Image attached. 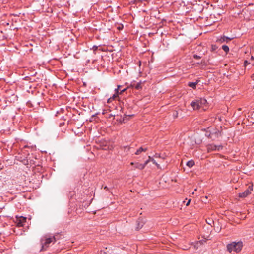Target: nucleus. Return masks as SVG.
Returning a JSON list of instances; mask_svg holds the SVG:
<instances>
[{"label":"nucleus","mask_w":254,"mask_h":254,"mask_svg":"<svg viewBox=\"0 0 254 254\" xmlns=\"http://www.w3.org/2000/svg\"><path fill=\"white\" fill-rule=\"evenodd\" d=\"M222 148V146L221 145H216L214 144H210L208 146V151H213V150H219Z\"/></svg>","instance_id":"obj_6"},{"label":"nucleus","mask_w":254,"mask_h":254,"mask_svg":"<svg viewBox=\"0 0 254 254\" xmlns=\"http://www.w3.org/2000/svg\"><path fill=\"white\" fill-rule=\"evenodd\" d=\"M201 244V243L200 242V241H197L195 242L194 244H193L194 249H197Z\"/></svg>","instance_id":"obj_15"},{"label":"nucleus","mask_w":254,"mask_h":254,"mask_svg":"<svg viewBox=\"0 0 254 254\" xmlns=\"http://www.w3.org/2000/svg\"><path fill=\"white\" fill-rule=\"evenodd\" d=\"M55 242V238L54 236H51L49 237L45 236V238H43L41 240L42 249H44L48 247L50 243H54Z\"/></svg>","instance_id":"obj_2"},{"label":"nucleus","mask_w":254,"mask_h":254,"mask_svg":"<svg viewBox=\"0 0 254 254\" xmlns=\"http://www.w3.org/2000/svg\"><path fill=\"white\" fill-rule=\"evenodd\" d=\"M249 64V63H248V61H245L244 62V64H245V65H247V64Z\"/></svg>","instance_id":"obj_26"},{"label":"nucleus","mask_w":254,"mask_h":254,"mask_svg":"<svg viewBox=\"0 0 254 254\" xmlns=\"http://www.w3.org/2000/svg\"><path fill=\"white\" fill-rule=\"evenodd\" d=\"M253 191V186L251 185L248 187V188L243 192L240 193L239 194V196L242 198H245L251 194V192Z\"/></svg>","instance_id":"obj_3"},{"label":"nucleus","mask_w":254,"mask_h":254,"mask_svg":"<svg viewBox=\"0 0 254 254\" xmlns=\"http://www.w3.org/2000/svg\"><path fill=\"white\" fill-rule=\"evenodd\" d=\"M126 90V88H125V89H123L122 90H121V92H120V94H121V93H122L123 92H125Z\"/></svg>","instance_id":"obj_25"},{"label":"nucleus","mask_w":254,"mask_h":254,"mask_svg":"<svg viewBox=\"0 0 254 254\" xmlns=\"http://www.w3.org/2000/svg\"><path fill=\"white\" fill-rule=\"evenodd\" d=\"M200 107L203 110H205V108L206 107L207 101L204 98H200L196 99Z\"/></svg>","instance_id":"obj_5"},{"label":"nucleus","mask_w":254,"mask_h":254,"mask_svg":"<svg viewBox=\"0 0 254 254\" xmlns=\"http://www.w3.org/2000/svg\"><path fill=\"white\" fill-rule=\"evenodd\" d=\"M120 87H121L120 85H118L117 88L115 89L117 94L119 93V88H120Z\"/></svg>","instance_id":"obj_21"},{"label":"nucleus","mask_w":254,"mask_h":254,"mask_svg":"<svg viewBox=\"0 0 254 254\" xmlns=\"http://www.w3.org/2000/svg\"><path fill=\"white\" fill-rule=\"evenodd\" d=\"M151 161L152 162L153 164H154L158 169H160V166L159 164L157 163V162L153 159V158H151Z\"/></svg>","instance_id":"obj_16"},{"label":"nucleus","mask_w":254,"mask_h":254,"mask_svg":"<svg viewBox=\"0 0 254 254\" xmlns=\"http://www.w3.org/2000/svg\"><path fill=\"white\" fill-rule=\"evenodd\" d=\"M131 148L128 146H126L123 147V149L125 153V154H127Z\"/></svg>","instance_id":"obj_11"},{"label":"nucleus","mask_w":254,"mask_h":254,"mask_svg":"<svg viewBox=\"0 0 254 254\" xmlns=\"http://www.w3.org/2000/svg\"><path fill=\"white\" fill-rule=\"evenodd\" d=\"M190 201H191V199H189L188 202L186 203V205L188 206L190 204Z\"/></svg>","instance_id":"obj_24"},{"label":"nucleus","mask_w":254,"mask_h":254,"mask_svg":"<svg viewBox=\"0 0 254 254\" xmlns=\"http://www.w3.org/2000/svg\"><path fill=\"white\" fill-rule=\"evenodd\" d=\"M100 254H107L105 252H101Z\"/></svg>","instance_id":"obj_27"},{"label":"nucleus","mask_w":254,"mask_h":254,"mask_svg":"<svg viewBox=\"0 0 254 254\" xmlns=\"http://www.w3.org/2000/svg\"><path fill=\"white\" fill-rule=\"evenodd\" d=\"M251 59H252V60H254V57L253 56H251Z\"/></svg>","instance_id":"obj_28"},{"label":"nucleus","mask_w":254,"mask_h":254,"mask_svg":"<svg viewBox=\"0 0 254 254\" xmlns=\"http://www.w3.org/2000/svg\"><path fill=\"white\" fill-rule=\"evenodd\" d=\"M154 157L155 158H160V155L159 154H156L155 155H154Z\"/></svg>","instance_id":"obj_23"},{"label":"nucleus","mask_w":254,"mask_h":254,"mask_svg":"<svg viewBox=\"0 0 254 254\" xmlns=\"http://www.w3.org/2000/svg\"><path fill=\"white\" fill-rule=\"evenodd\" d=\"M198 81H196L194 82H189L188 83V85L190 87L192 88L193 89H195L196 88V85L197 84Z\"/></svg>","instance_id":"obj_12"},{"label":"nucleus","mask_w":254,"mask_h":254,"mask_svg":"<svg viewBox=\"0 0 254 254\" xmlns=\"http://www.w3.org/2000/svg\"><path fill=\"white\" fill-rule=\"evenodd\" d=\"M233 38H232V37L230 38V37L224 36L223 37H221L219 40L221 42H228V41L233 39Z\"/></svg>","instance_id":"obj_9"},{"label":"nucleus","mask_w":254,"mask_h":254,"mask_svg":"<svg viewBox=\"0 0 254 254\" xmlns=\"http://www.w3.org/2000/svg\"><path fill=\"white\" fill-rule=\"evenodd\" d=\"M98 48V47L96 46H94L93 47H92V49L94 50V51H96Z\"/></svg>","instance_id":"obj_22"},{"label":"nucleus","mask_w":254,"mask_h":254,"mask_svg":"<svg viewBox=\"0 0 254 254\" xmlns=\"http://www.w3.org/2000/svg\"><path fill=\"white\" fill-rule=\"evenodd\" d=\"M26 221V218L23 216L16 217L15 223L18 227H22L24 225Z\"/></svg>","instance_id":"obj_4"},{"label":"nucleus","mask_w":254,"mask_h":254,"mask_svg":"<svg viewBox=\"0 0 254 254\" xmlns=\"http://www.w3.org/2000/svg\"><path fill=\"white\" fill-rule=\"evenodd\" d=\"M135 167L136 168L139 169L140 170H142L145 168L144 165H143V164L138 163L135 164Z\"/></svg>","instance_id":"obj_10"},{"label":"nucleus","mask_w":254,"mask_h":254,"mask_svg":"<svg viewBox=\"0 0 254 254\" xmlns=\"http://www.w3.org/2000/svg\"><path fill=\"white\" fill-rule=\"evenodd\" d=\"M222 49L226 53H227L229 51V48L228 46L227 45H223L222 46Z\"/></svg>","instance_id":"obj_17"},{"label":"nucleus","mask_w":254,"mask_h":254,"mask_svg":"<svg viewBox=\"0 0 254 254\" xmlns=\"http://www.w3.org/2000/svg\"><path fill=\"white\" fill-rule=\"evenodd\" d=\"M193 57L195 59H199L201 58L199 56L197 55H194Z\"/></svg>","instance_id":"obj_20"},{"label":"nucleus","mask_w":254,"mask_h":254,"mask_svg":"<svg viewBox=\"0 0 254 254\" xmlns=\"http://www.w3.org/2000/svg\"><path fill=\"white\" fill-rule=\"evenodd\" d=\"M186 165L189 168H191L194 165V162L192 160H190L187 162Z\"/></svg>","instance_id":"obj_13"},{"label":"nucleus","mask_w":254,"mask_h":254,"mask_svg":"<svg viewBox=\"0 0 254 254\" xmlns=\"http://www.w3.org/2000/svg\"><path fill=\"white\" fill-rule=\"evenodd\" d=\"M151 157L150 156H149V159H148L147 160H146L145 163L144 164H143V165H144V167L147 165V164L150 162L151 161Z\"/></svg>","instance_id":"obj_19"},{"label":"nucleus","mask_w":254,"mask_h":254,"mask_svg":"<svg viewBox=\"0 0 254 254\" xmlns=\"http://www.w3.org/2000/svg\"><path fill=\"white\" fill-rule=\"evenodd\" d=\"M191 106L194 110L201 109L196 99L191 103Z\"/></svg>","instance_id":"obj_7"},{"label":"nucleus","mask_w":254,"mask_h":254,"mask_svg":"<svg viewBox=\"0 0 254 254\" xmlns=\"http://www.w3.org/2000/svg\"><path fill=\"white\" fill-rule=\"evenodd\" d=\"M243 247L242 242H233L227 246V250L231 253H237L241 251Z\"/></svg>","instance_id":"obj_1"},{"label":"nucleus","mask_w":254,"mask_h":254,"mask_svg":"<svg viewBox=\"0 0 254 254\" xmlns=\"http://www.w3.org/2000/svg\"><path fill=\"white\" fill-rule=\"evenodd\" d=\"M133 87L136 89H137V90H139V89H141L142 88V86H141V82H138L137 83H136V84H134L133 85Z\"/></svg>","instance_id":"obj_14"},{"label":"nucleus","mask_w":254,"mask_h":254,"mask_svg":"<svg viewBox=\"0 0 254 254\" xmlns=\"http://www.w3.org/2000/svg\"><path fill=\"white\" fill-rule=\"evenodd\" d=\"M117 97V94L113 95L112 97H111L108 99V102H110L111 100H114Z\"/></svg>","instance_id":"obj_18"},{"label":"nucleus","mask_w":254,"mask_h":254,"mask_svg":"<svg viewBox=\"0 0 254 254\" xmlns=\"http://www.w3.org/2000/svg\"><path fill=\"white\" fill-rule=\"evenodd\" d=\"M131 164L133 165L134 163L133 162L131 163Z\"/></svg>","instance_id":"obj_29"},{"label":"nucleus","mask_w":254,"mask_h":254,"mask_svg":"<svg viewBox=\"0 0 254 254\" xmlns=\"http://www.w3.org/2000/svg\"><path fill=\"white\" fill-rule=\"evenodd\" d=\"M147 150V148H143L142 147H140L138 149L136 150V151L135 152V154L136 155H139L142 152H146Z\"/></svg>","instance_id":"obj_8"}]
</instances>
